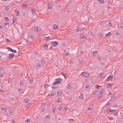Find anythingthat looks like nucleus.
Listing matches in <instances>:
<instances>
[{
  "mask_svg": "<svg viewBox=\"0 0 123 123\" xmlns=\"http://www.w3.org/2000/svg\"><path fill=\"white\" fill-rule=\"evenodd\" d=\"M62 45L64 47L65 46L66 44L65 43H62Z\"/></svg>",
  "mask_w": 123,
  "mask_h": 123,
  "instance_id": "obj_60",
  "label": "nucleus"
},
{
  "mask_svg": "<svg viewBox=\"0 0 123 123\" xmlns=\"http://www.w3.org/2000/svg\"><path fill=\"white\" fill-rule=\"evenodd\" d=\"M58 43L56 41H52L51 43V44L55 47L57 45Z\"/></svg>",
  "mask_w": 123,
  "mask_h": 123,
  "instance_id": "obj_3",
  "label": "nucleus"
},
{
  "mask_svg": "<svg viewBox=\"0 0 123 123\" xmlns=\"http://www.w3.org/2000/svg\"><path fill=\"white\" fill-rule=\"evenodd\" d=\"M14 55L13 54H9V58H11L12 57H14Z\"/></svg>",
  "mask_w": 123,
  "mask_h": 123,
  "instance_id": "obj_10",
  "label": "nucleus"
},
{
  "mask_svg": "<svg viewBox=\"0 0 123 123\" xmlns=\"http://www.w3.org/2000/svg\"><path fill=\"white\" fill-rule=\"evenodd\" d=\"M5 9L6 10L8 11L9 10V8L8 7H5Z\"/></svg>",
  "mask_w": 123,
  "mask_h": 123,
  "instance_id": "obj_47",
  "label": "nucleus"
},
{
  "mask_svg": "<svg viewBox=\"0 0 123 123\" xmlns=\"http://www.w3.org/2000/svg\"><path fill=\"white\" fill-rule=\"evenodd\" d=\"M33 80L32 78H31L30 79V83L31 84L33 82Z\"/></svg>",
  "mask_w": 123,
  "mask_h": 123,
  "instance_id": "obj_24",
  "label": "nucleus"
},
{
  "mask_svg": "<svg viewBox=\"0 0 123 123\" xmlns=\"http://www.w3.org/2000/svg\"><path fill=\"white\" fill-rule=\"evenodd\" d=\"M64 53L65 55L66 56H68L69 55V53L68 51H66L65 50L64 51Z\"/></svg>",
  "mask_w": 123,
  "mask_h": 123,
  "instance_id": "obj_19",
  "label": "nucleus"
},
{
  "mask_svg": "<svg viewBox=\"0 0 123 123\" xmlns=\"http://www.w3.org/2000/svg\"><path fill=\"white\" fill-rule=\"evenodd\" d=\"M5 20L6 21H8L9 20V19L8 18V17H5Z\"/></svg>",
  "mask_w": 123,
  "mask_h": 123,
  "instance_id": "obj_48",
  "label": "nucleus"
},
{
  "mask_svg": "<svg viewBox=\"0 0 123 123\" xmlns=\"http://www.w3.org/2000/svg\"><path fill=\"white\" fill-rule=\"evenodd\" d=\"M6 39V41L7 42L10 43L11 42L10 40L9 39L7 38Z\"/></svg>",
  "mask_w": 123,
  "mask_h": 123,
  "instance_id": "obj_49",
  "label": "nucleus"
},
{
  "mask_svg": "<svg viewBox=\"0 0 123 123\" xmlns=\"http://www.w3.org/2000/svg\"><path fill=\"white\" fill-rule=\"evenodd\" d=\"M50 118V116L49 115H46L45 117V118H46L47 119H49Z\"/></svg>",
  "mask_w": 123,
  "mask_h": 123,
  "instance_id": "obj_29",
  "label": "nucleus"
},
{
  "mask_svg": "<svg viewBox=\"0 0 123 123\" xmlns=\"http://www.w3.org/2000/svg\"><path fill=\"white\" fill-rule=\"evenodd\" d=\"M52 110L54 112H55V108L54 107H53L52 108Z\"/></svg>",
  "mask_w": 123,
  "mask_h": 123,
  "instance_id": "obj_43",
  "label": "nucleus"
},
{
  "mask_svg": "<svg viewBox=\"0 0 123 123\" xmlns=\"http://www.w3.org/2000/svg\"><path fill=\"white\" fill-rule=\"evenodd\" d=\"M12 81V79L11 78H9L8 79V82L9 83L10 82Z\"/></svg>",
  "mask_w": 123,
  "mask_h": 123,
  "instance_id": "obj_44",
  "label": "nucleus"
},
{
  "mask_svg": "<svg viewBox=\"0 0 123 123\" xmlns=\"http://www.w3.org/2000/svg\"><path fill=\"white\" fill-rule=\"evenodd\" d=\"M97 51H95L93 52H92L91 53H92L93 54H96L97 53Z\"/></svg>",
  "mask_w": 123,
  "mask_h": 123,
  "instance_id": "obj_41",
  "label": "nucleus"
},
{
  "mask_svg": "<svg viewBox=\"0 0 123 123\" xmlns=\"http://www.w3.org/2000/svg\"><path fill=\"white\" fill-rule=\"evenodd\" d=\"M58 109L59 111H61L62 109L61 107L60 106L58 108Z\"/></svg>",
  "mask_w": 123,
  "mask_h": 123,
  "instance_id": "obj_55",
  "label": "nucleus"
},
{
  "mask_svg": "<svg viewBox=\"0 0 123 123\" xmlns=\"http://www.w3.org/2000/svg\"><path fill=\"white\" fill-rule=\"evenodd\" d=\"M44 39L45 40H47V39H51V38H50V37L49 36L45 37H44Z\"/></svg>",
  "mask_w": 123,
  "mask_h": 123,
  "instance_id": "obj_5",
  "label": "nucleus"
},
{
  "mask_svg": "<svg viewBox=\"0 0 123 123\" xmlns=\"http://www.w3.org/2000/svg\"><path fill=\"white\" fill-rule=\"evenodd\" d=\"M41 63L42 64H44L45 63V61L43 60H41Z\"/></svg>",
  "mask_w": 123,
  "mask_h": 123,
  "instance_id": "obj_35",
  "label": "nucleus"
},
{
  "mask_svg": "<svg viewBox=\"0 0 123 123\" xmlns=\"http://www.w3.org/2000/svg\"><path fill=\"white\" fill-rule=\"evenodd\" d=\"M15 12H17V13L16 14V15L17 16H19V12L18 11H15Z\"/></svg>",
  "mask_w": 123,
  "mask_h": 123,
  "instance_id": "obj_32",
  "label": "nucleus"
},
{
  "mask_svg": "<svg viewBox=\"0 0 123 123\" xmlns=\"http://www.w3.org/2000/svg\"><path fill=\"white\" fill-rule=\"evenodd\" d=\"M82 75L85 77H87L89 76V74L87 73L83 72L82 73Z\"/></svg>",
  "mask_w": 123,
  "mask_h": 123,
  "instance_id": "obj_4",
  "label": "nucleus"
},
{
  "mask_svg": "<svg viewBox=\"0 0 123 123\" xmlns=\"http://www.w3.org/2000/svg\"><path fill=\"white\" fill-rule=\"evenodd\" d=\"M62 80L60 78L55 79V80L54 81L53 83V85H55L58 83H61L60 81Z\"/></svg>",
  "mask_w": 123,
  "mask_h": 123,
  "instance_id": "obj_1",
  "label": "nucleus"
},
{
  "mask_svg": "<svg viewBox=\"0 0 123 123\" xmlns=\"http://www.w3.org/2000/svg\"><path fill=\"white\" fill-rule=\"evenodd\" d=\"M62 92H57V95H58L60 96L62 94Z\"/></svg>",
  "mask_w": 123,
  "mask_h": 123,
  "instance_id": "obj_39",
  "label": "nucleus"
},
{
  "mask_svg": "<svg viewBox=\"0 0 123 123\" xmlns=\"http://www.w3.org/2000/svg\"><path fill=\"white\" fill-rule=\"evenodd\" d=\"M51 5V4H49V6H48V8L49 9H50L51 7V6H50L49 5Z\"/></svg>",
  "mask_w": 123,
  "mask_h": 123,
  "instance_id": "obj_57",
  "label": "nucleus"
},
{
  "mask_svg": "<svg viewBox=\"0 0 123 123\" xmlns=\"http://www.w3.org/2000/svg\"><path fill=\"white\" fill-rule=\"evenodd\" d=\"M1 110L2 111L5 112H6L7 110V109L6 108L3 107L1 108Z\"/></svg>",
  "mask_w": 123,
  "mask_h": 123,
  "instance_id": "obj_17",
  "label": "nucleus"
},
{
  "mask_svg": "<svg viewBox=\"0 0 123 123\" xmlns=\"http://www.w3.org/2000/svg\"><path fill=\"white\" fill-rule=\"evenodd\" d=\"M27 7V5L26 4H25L23 5L22 6V7L23 9L24 8H25Z\"/></svg>",
  "mask_w": 123,
  "mask_h": 123,
  "instance_id": "obj_8",
  "label": "nucleus"
},
{
  "mask_svg": "<svg viewBox=\"0 0 123 123\" xmlns=\"http://www.w3.org/2000/svg\"><path fill=\"white\" fill-rule=\"evenodd\" d=\"M97 58V59L99 60H101V58H100V57L99 56H98Z\"/></svg>",
  "mask_w": 123,
  "mask_h": 123,
  "instance_id": "obj_52",
  "label": "nucleus"
},
{
  "mask_svg": "<svg viewBox=\"0 0 123 123\" xmlns=\"http://www.w3.org/2000/svg\"><path fill=\"white\" fill-rule=\"evenodd\" d=\"M53 27L54 29H56L58 28V26L57 25L55 24L53 25Z\"/></svg>",
  "mask_w": 123,
  "mask_h": 123,
  "instance_id": "obj_15",
  "label": "nucleus"
},
{
  "mask_svg": "<svg viewBox=\"0 0 123 123\" xmlns=\"http://www.w3.org/2000/svg\"><path fill=\"white\" fill-rule=\"evenodd\" d=\"M61 98H58L57 99V102H61Z\"/></svg>",
  "mask_w": 123,
  "mask_h": 123,
  "instance_id": "obj_30",
  "label": "nucleus"
},
{
  "mask_svg": "<svg viewBox=\"0 0 123 123\" xmlns=\"http://www.w3.org/2000/svg\"><path fill=\"white\" fill-rule=\"evenodd\" d=\"M112 76H108V78H107L106 79V80H112Z\"/></svg>",
  "mask_w": 123,
  "mask_h": 123,
  "instance_id": "obj_7",
  "label": "nucleus"
},
{
  "mask_svg": "<svg viewBox=\"0 0 123 123\" xmlns=\"http://www.w3.org/2000/svg\"><path fill=\"white\" fill-rule=\"evenodd\" d=\"M49 86V85L48 84H47L44 85V87L45 88H46Z\"/></svg>",
  "mask_w": 123,
  "mask_h": 123,
  "instance_id": "obj_34",
  "label": "nucleus"
},
{
  "mask_svg": "<svg viewBox=\"0 0 123 123\" xmlns=\"http://www.w3.org/2000/svg\"><path fill=\"white\" fill-rule=\"evenodd\" d=\"M16 20V18L15 17H14L13 18V21H15Z\"/></svg>",
  "mask_w": 123,
  "mask_h": 123,
  "instance_id": "obj_53",
  "label": "nucleus"
},
{
  "mask_svg": "<svg viewBox=\"0 0 123 123\" xmlns=\"http://www.w3.org/2000/svg\"><path fill=\"white\" fill-rule=\"evenodd\" d=\"M3 68L2 67L0 66V71H3Z\"/></svg>",
  "mask_w": 123,
  "mask_h": 123,
  "instance_id": "obj_64",
  "label": "nucleus"
},
{
  "mask_svg": "<svg viewBox=\"0 0 123 123\" xmlns=\"http://www.w3.org/2000/svg\"><path fill=\"white\" fill-rule=\"evenodd\" d=\"M54 93H52V94H50L48 95V96H53L54 95Z\"/></svg>",
  "mask_w": 123,
  "mask_h": 123,
  "instance_id": "obj_37",
  "label": "nucleus"
},
{
  "mask_svg": "<svg viewBox=\"0 0 123 123\" xmlns=\"http://www.w3.org/2000/svg\"><path fill=\"white\" fill-rule=\"evenodd\" d=\"M66 87L68 89H71V84L69 83L68 85Z\"/></svg>",
  "mask_w": 123,
  "mask_h": 123,
  "instance_id": "obj_6",
  "label": "nucleus"
},
{
  "mask_svg": "<svg viewBox=\"0 0 123 123\" xmlns=\"http://www.w3.org/2000/svg\"><path fill=\"white\" fill-rule=\"evenodd\" d=\"M99 90H97L94 91L93 92V95H95L96 92H99Z\"/></svg>",
  "mask_w": 123,
  "mask_h": 123,
  "instance_id": "obj_23",
  "label": "nucleus"
},
{
  "mask_svg": "<svg viewBox=\"0 0 123 123\" xmlns=\"http://www.w3.org/2000/svg\"><path fill=\"white\" fill-rule=\"evenodd\" d=\"M80 37L81 38H84V35L83 33L81 34Z\"/></svg>",
  "mask_w": 123,
  "mask_h": 123,
  "instance_id": "obj_18",
  "label": "nucleus"
},
{
  "mask_svg": "<svg viewBox=\"0 0 123 123\" xmlns=\"http://www.w3.org/2000/svg\"><path fill=\"white\" fill-rule=\"evenodd\" d=\"M97 1L99 2V3H105L104 0H97Z\"/></svg>",
  "mask_w": 123,
  "mask_h": 123,
  "instance_id": "obj_11",
  "label": "nucleus"
},
{
  "mask_svg": "<svg viewBox=\"0 0 123 123\" xmlns=\"http://www.w3.org/2000/svg\"><path fill=\"white\" fill-rule=\"evenodd\" d=\"M104 91V90L103 89H101L100 90L99 93V94L98 95L99 99L102 97Z\"/></svg>",
  "mask_w": 123,
  "mask_h": 123,
  "instance_id": "obj_2",
  "label": "nucleus"
},
{
  "mask_svg": "<svg viewBox=\"0 0 123 123\" xmlns=\"http://www.w3.org/2000/svg\"><path fill=\"white\" fill-rule=\"evenodd\" d=\"M12 52H13L14 53H16L17 52V51L16 50H12Z\"/></svg>",
  "mask_w": 123,
  "mask_h": 123,
  "instance_id": "obj_50",
  "label": "nucleus"
},
{
  "mask_svg": "<svg viewBox=\"0 0 123 123\" xmlns=\"http://www.w3.org/2000/svg\"><path fill=\"white\" fill-rule=\"evenodd\" d=\"M26 120L25 121H28V122H29L30 121V119L28 118H27L26 119Z\"/></svg>",
  "mask_w": 123,
  "mask_h": 123,
  "instance_id": "obj_54",
  "label": "nucleus"
},
{
  "mask_svg": "<svg viewBox=\"0 0 123 123\" xmlns=\"http://www.w3.org/2000/svg\"><path fill=\"white\" fill-rule=\"evenodd\" d=\"M64 108L65 110H67V107L66 106H64Z\"/></svg>",
  "mask_w": 123,
  "mask_h": 123,
  "instance_id": "obj_62",
  "label": "nucleus"
},
{
  "mask_svg": "<svg viewBox=\"0 0 123 123\" xmlns=\"http://www.w3.org/2000/svg\"><path fill=\"white\" fill-rule=\"evenodd\" d=\"M111 21H110V22H109V23L108 24L107 26H111Z\"/></svg>",
  "mask_w": 123,
  "mask_h": 123,
  "instance_id": "obj_25",
  "label": "nucleus"
},
{
  "mask_svg": "<svg viewBox=\"0 0 123 123\" xmlns=\"http://www.w3.org/2000/svg\"><path fill=\"white\" fill-rule=\"evenodd\" d=\"M23 82L22 81H20V84L21 85H23Z\"/></svg>",
  "mask_w": 123,
  "mask_h": 123,
  "instance_id": "obj_56",
  "label": "nucleus"
},
{
  "mask_svg": "<svg viewBox=\"0 0 123 123\" xmlns=\"http://www.w3.org/2000/svg\"><path fill=\"white\" fill-rule=\"evenodd\" d=\"M78 60L80 63H82L83 62V60L81 58H79Z\"/></svg>",
  "mask_w": 123,
  "mask_h": 123,
  "instance_id": "obj_14",
  "label": "nucleus"
},
{
  "mask_svg": "<svg viewBox=\"0 0 123 123\" xmlns=\"http://www.w3.org/2000/svg\"><path fill=\"white\" fill-rule=\"evenodd\" d=\"M79 98L80 99H82L83 98V95L82 94H80L79 97Z\"/></svg>",
  "mask_w": 123,
  "mask_h": 123,
  "instance_id": "obj_33",
  "label": "nucleus"
},
{
  "mask_svg": "<svg viewBox=\"0 0 123 123\" xmlns=\"http://www.w3.org/2000/svg\"><path fill=\"white\" fill-rule=\"evenodd\" d=\"M31 11L32 13H34L35 12V10L34 9H31Z\"/></svg>",
  "mask_w": 123,
  "mask_h": 123,
  "instance_id": "obj_38",
  "label": "nucleus"
},
{
  "mask_svg": "<svg viewBox=\"0 0 123 123\" xmlns=\"http://www.w3.org/2000/svg\"><path fill=\"white\" fill-rule=\"evenodd\" d=\"M84 28L83 27H80V28H78V30L76 31V32H77L78 31H81V30H83Z\"/></svg>",
  "mask_w": 123,
  "mask_h": 123,
  "instance_id": "obj_9",
  "label": "nucleus"
},
{
  "mask_svg": "<svg viewBox=\"0 0 123 123\" xmlns=\"http://www.w3.org/2000/svg\"><path fill=\"white\" fill-rule=\"evenodd\" d=\"M115 111V110H111V109H110L108 111L109 113H110V112H113L114 111Z\"/></svg>",
  "mask_w": 123,
  "mask_h": 123,
  "instance_id": "obj_21",
  "label": "nucleus"
},
{
  "mask_svg": "<svg viewBox=\"0 0 123 123\" xmlns=\"http://www.w3.org/2000/svg\"><path fill=\"white\" fill-rule=\"evenodd\" d=\"M52 89L53 88L54 89H56L58 88V87H57L53 86V87H52Z\"/></svg>",
  "mask_w": 123,
  "mask_h": 123,
  "instance_id": "obj_51",
  "label": "nucleus"
},
{
  "mask_svg": "<svg viewBox=\"0 0 123 123\" xmlns=\"http://www.w3.org/2000/svg\"><path fill=\"white\" fill-rule=\"evenodd\" d=\"M104 74H105L103 72H101L99 74V75L100 77H102L104 76Z\"/></svg>",
  "mask_w": 123,
  "mask_h": 123,
  "instance_id": "obj_16",
  "label": "nucleus"
},
{
  "mask_svg": "<svg viewBox=\"0 0 123 123\" xmlns=\"http://www.w3.org/2000/svg\"><path fill=\"white\" fill-rule=\"evenodd\" d=\"M113 83H109L107 85V86L108 87H110L112 86V84H113Z\"/></svg>",
  "mask_w": 123,
  "mask_h": 123,
  "instance_id": "obj_20",
  "label": "nucleus"
},
{
  "mask_svg": "<svg viewBox=\"0 0 123 123\" xmlns=\"http://www.w3.org/2000/svg\"><path fill=\"white\" fill-rule=\"evenodd\" d=\"M37 67L38 68H40L41 67V66L40 65H39V64H38L37 65Z\"/></svg>",
  "mask_w": 123,
  "mask_h": 123,
  "instance_id": "obj_59",
  "label": "nucleus"
},
{
  "mask_svg": "<svg viewBox=\"0 0 123 123\" xmlns=\"http://www.w3.org/2000/svg\"><path fill=\"white\" fill-rule=\"evenodd\" d=\"M93 106V105L92 104L88 108V110H91L92 109V108Z\"/></svg>",
  "mask_w": 123,
  "mask_h": 123,
  "instance_id": "obj_13",
  "label": "nucleus"
},
{
  "mask_svg": "<svg viewBox=\"0 0 123 123\" xmlns=\"http://www.w3.org/2000/svg\"><path fill=\"white\" fill-rule=\"evenodd\" d=\"M96 88H97L98 89H99V86L98 85H97L96 86Z\"/></svg>",
  "mask_w": 123,
  "mask_h": 123,
  "instance_id": "obj_63",
  "label": "nucleus"
},
{
  "mask_svg": "<svg viewBox=\"0 0 123 123\" xmlns=\"http://www.w3.org/2000/svg\"><path fill=\"white\" fill-rule=\"evenodd\" d=\"M42 46L43 47L46 48V49H47L48 47V46H47V45L46 44H44Z\"/></svg>",
  "mask_w": 123,
  "mask_h": 123,
  "instance_id": "obj_12",
  "label": "nucleus"
},
{
  "mask_svg": "<svg viewBox=\"0 0 123 123\" xmlns=\"http://www.w3.org/2000/svg\"><path fill=\"white\" fill-rule=\"evenodd\" d=\"M9 24H7V25H5V26L6 28H8L9 27Z\"/></svg>",
  "mask_w": 123,
  "mask_h": 123,
  "instance_id": "obj_42",
  "label": "nucleus"
},
{
  "mask_svg": "<svg viewBox=\"0 0 123 123\" xmlns=\"http://www.w3.org/2000/svg\"><path fill=\"white\" fill-rule=\"evenodd\" d=\"M120 28H123V23H122L121 24Z\"/></svg>",
  "mask_w": 123,
  "mask_h": 123,
  "instance_id": "obj_45",
  "label": "nucleus"
},
{
  "mask_svg": "<svg viewBox=\"0 0 123 123\" xmlns=\"http://www.w3.org/2000/svg\"><path fill=\"white\" fill-rule=\"evenodd\" d=\"M34 30L35 31H38V27L34 28Z\"/></svg>",
  "mask_w": 123,
  "mask_h": 123,
  "instance_id": "obj_40",
  "label": "nucleus"
},
{
  "mask_svg": "<svg viewBox=\"0 0 123 123\" xmlns=\"http://www.w3.org/2000/svg\"><path fill=\"white\" fill-rule=\"evenodd\" d=\"M98 35L100 37H101L102 36V34L101 33H98Z\"/></svg>",
  "mask_w": 123,
  "mask_h": 123,
  "instance_id": "obj_46",
  "label": "nucleus"
},
{
  "mask_svg": "<svg viewBox=\"0 0 123 123\" xmlns=\"http://www.w3.org/2000/svg\"><path fill=\"white\" fill-rule=\"evenodd\" d=\"M61 74H62V75L63 76H64L65 79H66V76H65L66 74H65L64 73L62 72H61Z\"/></svg>",
  "mask_w": 123,
  "mask_h": 123,
  "instance_id": "obj_26",
  "label": "nucleus"
},
{
  "mask_svg": "<svg viewBox=\"0 0 123 123\" xmlns=\"http://www.w3.org/2000/svg\"><path fill=\"white\" fill-rule=\"evenodd\" d=\"M29 37L31 38L32 40L34 39V36L32 35H31Z\"/></svg>",
  "mask_w": 123,
  "mask_h": 123,
  "instance_id": "obj_27",
  "label": "nucleus"
},
{
  "mask_svg": "<svg viewBox=\"0 0 123 123\" xmlns=\"http://www.w3.org/2000/svg\"><path fill=\"white\" fill-rule=\"evenodd\" d=\"M7 49H8L9 51H11V52L12 51L13 49H12L10 48L7 47Z\"/></svg>",
  "mask_w": 123,
  "mask_h": 123,
  "instance_id": "obj_31",
  "label": "nucleus"
},
{
  "mask_svg": "<svg viewBox=\"0 0 123 123\" xmlns=\"http://www.w3.org/2000/svg\"><path fill=\"white\" fill-rule=\"evenodd\" d=\"M9 114L11 115H12L13 114V112L12 111L10 110L9 111Z\"/></svg>",
  "mask_w": 123,
  "mask_h": 123,
  "instance_id": "obj_36",
  "label": "nucleus"
},
{
  "mask_svg": "<svg viewBox=\"0 0 123 123\" xmlns=\"http://www.w3.org/2000/svg\"><path fill=\"white\" fill-rule=\"evenodd\" d=\"M86 88H90V86L89 85L87 84H86L85 85Z\"/></svg>",
  "mask_w": 123,
  "mask_h": 123,
  "instance_id": "obj_22",
  "label": "nucleus"
},
{
  "mask_svg": "<svg viewBox=\"0 0 123 123\" xmlns=\"http://www.w3.org/2000/svg\"><path fill=\"white\" fill-rule=\"evenodd\" d=\"M25 101L26 102L28 103L29 101V100L28 98H25Z\"/></svg>",
  "mask_w": 123,
  "mask_h": 123,
  "instance_id": "obj_28",
  "label": "nucleus"
},
{
  "mask_svg": "<svg viewBox=\"0 0 123 123\" xmlns=\"http://www.w3.org/2000/svg\"><path fill=\"white\" fill-rule=\"evenodd\" d=\"M114 115L115 116H117V113L116 112H114Z\"/></svg>",
  "mask_w": 123,
  "mask_h": 123,
  "instance_id": "obj_58",
  "label": "nucleus"
},
{
  "mask_svg": "<svg viewBox=\"0 0 123 123\" xmlns=\"http://www.w3.org/2000/svg\"><path fill=\"white\" fill-rule=\"evenodd\" d=\"M90 35L91 36H94L93 33L92 32H91L90 33Z\"/></svg>",
  "mask_w": 123,
  "mask_h": 123,
  "instance_id": "obj_61",
  "label": "nucleus"
}]
</instances>
